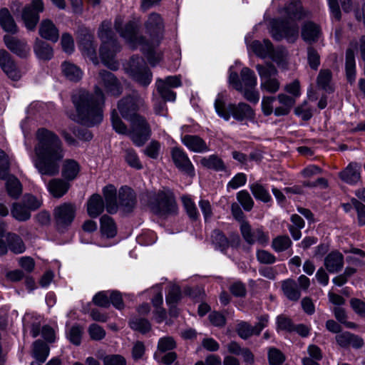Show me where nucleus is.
<instances>
[{
	"label": "nucleus",
	"mask_w": 365,
	"mask_h": 365,
	"mask_svg": "<svg viewBox=\"0 0 365 365\" xmlns=\"http://www.w3.org/2000/svg\"><path fill=\"white\" fill-rule=\"evenodd\" d=\"M172 157L175 165L188 175H194V167L187 154L181 149L175 148L172 150Z\"/></svg>",
	"instance_id": "nucleus-19"
},
{
	"label": "nucleus",
	"mask_w": 365,
	"mask_h": 365,
	"mask_svg": "<svg viewBox=\"0 0 365 365\" xmlns=\"http://www.w3.org/2000/svg\"><path fill=\"white\" fill-rule=\"evenodd\" d=\"M215 109L217 115L225 120H228L232 115L235 120L241 121L252 118L254 111L251 107L245 103L230 104L227 108L225 105V95L219 93L215 101Z\"/></svg>",
	"instance_id": "nucleus-8"
},
{
	"label": "nucleus",
	"mask_w": 365,
	"mask_h": 365,
	"mask_svg": "<svg viewBox=\"0 0 365 365\" xmlns=\"http://www.w3.org/2000/svg\"><path fill=\"white\" fill-rule=\"evenodd\" d=\"M49 354V348L41 341H36L33 345V357L41 363L45 361Z\"/></svg>",
	"instance_id": "nucleus-39"
},
{
	"label": "nucleus",
	"mask_w": 365,
	"mask_h": 365,
	"mask_svg": "<svg viewBox=\"0 0 365 365\" xmlns=\"http://www.w3.org/2000/svg\"><path fill=\"white\" fill-rule=\"evenodd\" d=\"M125 160L126 163L132 168L135 169H141L142 164L133 149H127L125 151Z\"/></svg>",
	"instance_id": "nucleus-50"
},
{
	"label": "nucleus",
	"mask_w": 365,
	"mask_h": 365,
	"mask_svg": "<svg viewBox=\"0 0 365 365\" xmlns=\"http://www.w3.org/2000/svg\"><path fill=\"white\" fill-rule=\"evenodd\" d=\"M130 327L142 333H146L150 329V323L145 319L133 318L130 322Z\"/></svg>",
	"instance_id": "nucleus-49"
},
{
	"label": "nucleus",
	"mask_w": 365,
	"mask_h": 365,
	"mask_svg": "<svg viewBox=\"0 0 365 365\" xmlns=\"http://www.w3.org/2000/svg\"><path fill=\"white\" fill-rule=\"evenodd\" d=\"M212 238L213 244H215L216 247L219 248L221 251L225 250L228 247V241L227 238L220 231H214Z\"/></svg>",
	"instance_id": "nucleus-55"
},
{
	"label": "nucleus",
	"mask_w": 365,
	"mask_h": 365,
	"mask_svg": "<svg viewBox=\"0 0 365 365\" xmlns=\"http://www.w3.org/2000/svg\"><path fill=\"white\" fill-rule=\"evenodd\" d=\"M0 67L11 79L16 81L20 78V72L10 54L4 49H0Z\"/></svg>",
	"instance_id": "nucleus-18"
},
{
	"label": "nucleus",
	"mask_w": 365,
	"mask_h": 365,
	"mask_svg": "<svg viewBox=\"0 0 365 365\" xmlns=\"http://www.w3.org/2000/svg\"><path fill=\"white\" fill-rule=\"evenodd\" d=\"M325 266L329 272H336L343 267V257L338 252L330 253L325 259Z\"/></svg>",
	"instance_id": "nucleus-34"
},
{
	"label": "nucleus",
	"mask_w": 365,
	"mask_h": 365,
	"mask_svg": "<svg viewBox=\"0 0 365 365\" xmlns=\"http://www.w3.org/2000/svg\"><path fill=\"white\" fill-rule=\"evenodd\" d=\"M358 51V43H351L350 47L347 49L346 53V74L347 80L352 83L356 77V63L354 59V52Z\"/></svg>",
	"instance_id": "nucleus-21"
},
{
	"label": "nucleus",
	"mask_w": 365,
	"mask_h": 365,
	"mask_svg": "<svg viewBox=\"0 0 365 365\" xmlns=\"http://www.w3.org/2000/svg\"><path fill=\"white\" fill-rule=\"evenodd\" d=\"M234 66L230 68L229 83L235 89L241 92L244 98L252 103L257 104L259 101V93L256 90L257 78L253 71L244 67L240 71V78L232 71Z\"/></svg>",
	"instance_id": "nucleus-5"
},
{
	"label": "nucleus",
	"mask_w": 365,
	"mask_h": 365,
	"mask_svg": "<svg viewBox=\"0 0 365 365\" xmlns=\"http://www.w3.org/2000/svg\"><path fill=\"white\" fill-rule=\"evenodd\" d=\"M65 155L63 143L53 132L39 128L36 133L34 152L30 157L35 168L42 175L53 176L59 172Z\"/></svg>",
	"instance_id": "nucleus-2"
},
{
	"label": "nucleus",
	"mask_w": 365,
	"mask_h": 365,
	"mask_svg": "<svg viewBox=\"0 0 365 365\" xmlns=\"http://www.w3.org/2000/svg\"><path fill=\"white\" fill-rule=\"evenodd\" d=\"M43 9V0H32L30 4L24 8L21 17L27 29L34 30L36 28L39 21V13Z\"/></svg>",
	"instance_id": "nucleus-14"
},
{
	"label": "nucleus",
	"mask_w": 365,
	"mask_h": 365,
	"mask_svg": "<svg viewBox=\"0 0 365 365\" xmlns=\"http://www.w3.org/2000/svg\"><path fill=\"white\" fill-rule=\"evenodd\" d=\"M237 331L239 336L242 339H247L253 334H255V328L246 322L240 323L237 326Z\"/></svg>",
	"instance_id": "nucleus-58"
},
{
	"label": "nucleus",
	"mask_w": 365,
	"mask_h": 365,
	"mask_svg": "<svg viewBox=\"0 0 365 365\" xmlns=\"http://www.w3.org/2000/svg\"><path fill=\"white\" fill-rule=\"evenodd\" d=\"M0 24L6 32L11 34L17 32V26L7 9L0 10Z\"/></svg>",
	"instance_id": "nucleus-33"
},
{
	"label": "nucleus",
	"mask_w": 365,
	"mask_h": 365,
	"mask_svg": "<svg viewBox=\"0 0 365 365\" xmlns=\"http://www.w3.org/2000/svg\"><path fill=\"white\" fill-rule=\"evenodd\" d=\"M143 61L140 58H132L126 70L140 84L148 86L151 82L152 73L147 67L143 65Z\"/></svg>",
	"instance_id": "nucleus-13"
},
{
	"label": "nucleus",
	"mask_w": 365,
	"mask_h": 365,
	"mask_svg": "<svg viewBox=\"0 0 365 365\" xmlns=\"http://www.w3.org/2000/svg\"><path fill=\"white\" fill-rule=\"evenodd\" d=\"M120 204L126 210H130L135 204V198L133 190L128 187H123L119 190Z\"/></svg>",
	"instance_id": "nucleus-32"
},
{
	"label": "nucleus",
	"mask_w": 365,
	"mask_h": 365,
	"mask_svg": "<svg viewBox=\"0 0 365 365\" xmlns=\"http://www.w3.org/2000/svg\"><path fill=\"white\" fill-rule=\"evenodd\" d=\"M8 157L3 150H0V178L6 179L8 193L11 197L16 198L21 193V185L16 177L8 175Z\"/></svg>",
	"instance_id": "nucleus-12"
},
{
	"label": "nucleus",
	"mask_w": 365,
	"mask_h": 365,
	"mask_svg": "<svg viewBox=\"0 0 365 365\" xmlns=\"http://www.w3.org/2000/svg\"><path fill=\"white\" fill-rule=\"evenodd\" d=\"M103 193L106 210L110 214L115 213L118 208L116 188L113 185H108L103 188Z\"/></svg>",
	"instance_id": "nucleus-26"
},
{
	"label": "nucleus",
	"mask_w": 365,
	"mask_h": 365,
	"mask_svg": "<svg viewBox=\"0 0 365 365\" xmlns=\"http://www.w3.org/2000/svg\"><path fill=\"white\" fill-rule=\"evenodd\" d=\"M39 34L42 38L53 42H56L59 36L58 30L53 23L48 19L43 20L41 23Z\"/></svg>",
	"instance_id": "nucleus-28"
},
{
	"label": "nucleus",
	"mask_w": 365,
	"mask_h": 365,
	"mask_svg": "<svg viewBox=\"0 0 365 365\" xmlns=\"http://www.w3.org/2000/svg\"><path fill=\"white\" fill-rule=\"evenodd\" d=\"M240 230L243 238L248 244L252 245L257 242L262 245H265L268 243V235L259 228L252 230L246 221H242Z\"/></svg>",
	"instance_id": "nucleus-16"
},
{
	"label": "nucleus",
	"mask_w": 365,
	"mask_h": 365,
	"mask_svg": "<svg viewBox=\"0 0 365 365\" xmlns=\"http://www.w3.org/2000/svg\"><path fill=\"white\" fill-rule=\"evenodd\" d=\"M4 42L11 52L19 56H26L29 51V47L24 41L19 40L14 36L5 35Z\"/></svg>",
	"instance_id": "nucleus-20"
},
{
	"label": "nucleus",
	"mask_w": 365,
	"mask_h": 365,
	"mask_svg": "<svg viewBox=\"0 0 365 365\" xmlns=\"http://www.w3.org/2000/svg\"><path fill=\"white\" fill-rule=\"evenodd\" d=\"M282 290L284 295L290 300L297 301L301 296L300 289L297 288L295 281L287 279L282 282Z\"/></svg>",
	"instance_id": "nucleus-37"
},
{
	"label": "nucleus",
	"mask_w": 365,
	"mask_h": 365,
	"mask_svg": "<svg viewBox=\"0 0 365 365\" xmlns=\"http://www.w3.org/2000/svg\"><path fill=\"white\" fill-rule=\"evenodd\" d=\"M80 46L83 55L88 57L95 64H97L98 58L96 56V48L93 43L91 41H87L82 43Z\"/></svg>",
	"instance_id": "nucleus-52"
},
{
	"label": "nucleus",
	"mask_w": 365,
	"mask_h": 365,
	"mask_svg": "<svg viewBox=\"0 0 365 365\" xmlns=\"http://www.w3.org/2000/svg\"><path fill=\"white\" fill-rule=\"evenodd\" d=\"M76 207L71 203H64L54 210V217L58 226L64 227L70 225L74 220Z\"/></svg>",
	"instance_id": "nucleus-17"
},
{
	"label": "nucleus",
	"mask_w": 365,
	"mask_h": 365,
	"mask_svg": "<svg viewBox=\"0 0 365 365\" xmlns=\"http://www.w3.org/2000/svg\"><path fill=\"white\" fill-rule=\"evenodd\" d=\"M104 365H126L125 358L120 355H110L104 358Z\"/></svg>",
	"instance_id": "nucleus-64"
},
{
	"label": "nucleus",
	"mask_w": 365,
	"mask_h": 365,
	"mask_svg": "<svg viewBox=\"0 0 365 365\" xmlns=\"http://www.w3.org/2000/svg\"><path fill=\"white\" fill-rule=\"evenodd\" d=\"M88 332L91 338L93 340H100L106 335L103 329L96 324H93L89 327Z\"/></svg>",
	"instance_id": "nucleus-63"
},
{
	"label": "nucleus",
	"mask_w": 365,
	"mask_h": 365,
	"mask_svg": "<svg viewBox=\"0 0 365 365\" xmlns=\"http://www.w3.org/2000/svg\"><path fill=\"white\" fill-rule=\"evenodd\" d=\"M250 188L256 199L264 202H267L271 200L269 192L261 184L258 182L252 183L250 185Z\"/></svg>",
	"instance_id": "nucleus-43"
},
{
	"label": "nucleus",
	"mask_w": 365,
	"mask_h": 365,
	"mask_svg": "<svg viewBox=\"0 0 365 365\" xmlns=\"http://www.w3.org/2000/svg\"><path fill=\"white\" fill-rule=\"evenodd\" d=\"M237 198L245 210L250 211L252 208L254 202L247 190L240 191L237 195Z\"/></svg>",
	"instance_id": "nucleus-48"
},
{
	"label": "nucleus",
	"mask_w": 365,
	"mask_h": 365,
	"mask_svg": "<svg viewBox=\"0 0 365 365\" xmlns=\"http://www.w3.org/2000/svg\"><path fill=\"white\" fill-rule=\"evenodd\" d=\"M142 103L143 100L137 94L124 98L118 102L119 112L125 119L130 122V130L127 129L115 110L111 113L113 129L120 134L129 135L137 146L143 145L150 135V129L146 120L136 113Z\"/></svg>",
	"instance_id": "nucleus-3"
},
{
	"label": "nucleus",
	"mask_w": 365,
	"mask_h": 365,
	"mask_svg": "<svg viewBox=\"0 0 365 365\" xmlns=\"http://www.w3.org/2000/svg\"><path fill=\"white\" fill-rule=\"evenodd\" d=\"M182 143L188 150L195 153H205L209 150L207 143L197 135H186L181 138Z\"/></svg>",
	"instance_id": "nucleus-23"
},
{
	"label": "nucleus",
	"mask_w": 365,
	"mask_h": 365,
	"mask_svg": "<svg viewBox=\"0 0 365 365\" xmlns=\"http://www.w3.org/2000/svg\"><path fill=\"white\" fill-rule=\"evenodd\" d=\"M34 51L38 58L49 60L53 56V49L46 43L38 41L34 46Z\"/></svg>",
	"instance_id": "nucleus-42"
},
{
	"label": "nucleus",
	"mask_w": 365,
	"mask_h": 365,
	"mask_svg": "<svg viewBox=\"0 0 365 365\" xmlns=\"http://www.w3.org/2000/svg\"><path fill=\"white\" fill-rule=\"evenodd\" d=\"M123 19L119 16L115 20V28L120 36L128 41L131 46L137 47L141 46V51L145 54L149 63L155 66L161 59V53L157 50L159 44L158 40H153L151 43L145 42L143 38H138L136 33V24L134 21H129L125 25V29L121 26Z\"/></svg>",
	"instance_id": "nucleus-4"
},
{
	"label": "nucleus",
	"mask_w": 365,
	"mask_h": 365,
	"mask_svg": "<svg viewBox=\"0 0 365 365\" xmlns=\"http://www.w3.org/2000/svg\"><path fill=\"white\" fill-rule=\"evenodd\" d=\"M285 14L289 19L294 20H302L310 16V12L303 8L299 0H290L285 8Z\"/></svg>",
	"instance_id": "nucleus-24"
},
{
	"label": "nucleus",
	"mask_w": 365,
	"mask_h": 365,
	"mask_svg": "<svg viewBox=\"0 0 365 365\" xmlns=\"http://www.w3.org/2000/svg\"><path fill=\"white\" fill-rule=\"evenodd\" d=\"M292 245V241L288 236H278L272 241V248L276 252H283Z\"/></svg>",
	"instance_id": "nucleus-46"
},
{
	"label": "nucleus",
	"mask_w": 365,
	"mask_h": 365,
	"mask_svg": "<svg viewBox=\"0 0 365 365\" xmlns=\"http://www.w3.org/2000/svg\"><path fill=\"white\" fill-rule=\"evenodd\" d=\"M49 192L54 197H61L66 193L69 184L61 179H53L47 185Z\"/></svg>",
	"instance_id": "nucleus-31"
},
{
	"label": "nucleus",
	"mask_w": 365,
	"mask_h": 365,
	"mask_svg": "<svg viewBox=\"0 0 365 365\" xmlns=\"http://www.w3.org/2000/svg\"><path fill=\"white\" fill-rule=\"evenodd\" d=\"M176 346L175 341L170 336L160 338L158 344V351L155 357H160L159 354L167 351L173 349Z\"/></svg>",
	"instance_id": "nucleus-45"
},
{
	"label": "nucleus",
	"mask_w": 365,
	"mask_h": 365,
	"mask_svg": "<svg viewBox=\"0 0 365 365\" xmlns=\"http://www.w3.org/2000/svg\"><path fill=\"white\" fill-rule=\"evenodd\" d=\"M61 71L63 76L71 81H78L83 77L82 70L76 65L68 61L61 64Z\"/></svg>",
	"instance_id": "nucleus-29"
},
{
	"label": "nucleus",
	"mask_w": 365,
	"mask_h": 365,
	"mask_svg": "<svg viewBox=\"0 0 365 365\" xmlns=\"http://www.w3.org/2000/svg\"><path fill=\"white\" fill-rule=\"evenodd\" d=\"M275 101V98L272 96H264L262 99V110L265 115H269L274 110L273 109V103Z\"/></svg>",
	"instance_id": "nucleus-62"
},
{
	"label": "nucleus",
	"mask_w": 365,
	"mask_h": 365,
	"mask_svg": "<svg viewBox=\"0 0 365 365\" xmlns=\"http://www.w3.org/2000/svg\"><path fill=\"white\" fill-rule=\"evenodd\" d=\"M155 85L159 94L163 99L174 101L175 93L170 91V88L180 86L181 81L179 76H168L165 80L158 79Z\"/></svg>",
	"instance_id": "nucleus-15"
},
{
	"label": "nucleus",
	"mask_w": 365,
	"mask_h": 365,
	"mask_svg": "<svg viewBox=\"0 0 365 365\" xmlns=\"http://www.w3.org/2000/svg\"><path fill=\"white\" fill-rule=\"evenodd\" d=\"M11 213L13 217L19 221H26L31 217V212L23 202L14 203Z\"/></svg>",
	"instance_id": "nucleus-40"
},
{
	"label": "nucleus",
	"mask_w": 365,
	"mask_h": 365,
	"mask_svg": "<svg viewBox=\"0 0 365 365\" xmlns=\"http://www.w3.org/2000/svg\"><path fill=\"white\" fill-rule=\"evenodd\" d=\"M100 222L101 232L103 237L112 238L116 235V226L110 217L103 215L101 217Z\"/></svg>",
	"instance_id": "nucleus-36"
},
{
	"label": "nucleus",
	"mask_w": 365,
	"mask_h": 365,
	"mask_svg": "<svg viewBox=\"0 0 365 365\" xmlns=\"http://www.w3.org/2000/svg\"><path fill=\"white\" fill-rule=\"evenodd\" d=\"M331 79V73L329 70H322L317 77L318 86L324 90L329 88V83Z\"/></svg>",
	"instance_id": "nucleus-54"
},
{
	"label": "nucleus",
	"mask_w": 365,
	"mask_h": 365,
	"mask_svg": "<svg viewBox=\"0 0 365 365\" xmlns=\"http://www.w3.org/2000/svg\"><path fill=\"white\" fill-rule=\"evenodd\" d=\"M270 33L277 41L285 38L288 42H294L299 36V28L294 22L273 19L270 22Z\"/></svg>",
	"instance_id": "nucleus-10"
},
{
	"label": "nucleus",
	"mask_w": 365,
	"mask_h": 365,
	"mask_svg": "<svg viewBox=\"0 0 365 365\" xmlns=\"http://www.w3.org/2000/svg\"><path fill=\"white\" fill-rule=\"evenodd\" d=\"M201 163L203 166L210 169H214L215 170H222L225 168L222 160L215 155H210L208 158H203L201 160Z\"/></svg>",
	"instance_id": "nucleus-44"
},
{
	"label": "nucleus",
	"mask_w": 365,
	"mask_h": 365,
	"mask_svg": "<svg viewBox=\"0 0 365 365\" xmlns=\"http://www.w3.org/2000/svg\"><path fill=\"white\" fill-rule=\"evenodd\" d=\"M7 241L10 250L15 254H21L26 250V246L21 238L14 233H9Z\"/></svg>",
	"instance_id": "nucleus-41"
},
{
	"label": "nucleus",
	"mask_w": 365,
	"mask_h": 365,
	"mask_svg": "<svg viewBox=\"0 0 365 365\" xmlns=\"http://www.w3.org/2000/svg\"><path fill=\"white\" fill-rule=\"evenodd\" d=\"M251 39L252 36L250 34L246 35L245 41L249 51H252L261 58H269L279 66H283L287 56V53L284 50L275 51L269 40H264L263 41H254L250 43Z\"/></svg>",
	"instance_id": "nucleus-9"
},
{
	"label": "nucleus",
	"mask_w": 365,
	"mask_h": 365,
	"mask_svg": "<svg viewBox=\"0 0 365 365\" xmlns=\"http://www.w3.org/2000/svg\"><path fill=\"white\" fill-rule=\"evenodd\" d=\"M103 91L107 95L115 97L122 92L118 81L108 71L100 72L93 93L81 90L73 96L76 114L71 118L86 126H93L100 123L103 120L105 100Z\"/></svg>",
	"instance_id": "nucleus-1"
},
{
	"label": "nucleus",
	"mask_w": 365,
	"mask_h": 365,
	"mask_svg": "<svg viewBox=\"0 0 365 365\" xmlns=\"http://www.w3.org/2000/svg\"><path fill=\"white\" fill-rule=\"evenodd\" d=\"M361 165L356 163H350L339 175L341 180L349 184H356L361 178Z\"/></svg>",
	"instance_id": "nucleus-22"
},
{
	"label": "nucleus",
	"mask_w": 365,
	"mask_h": 365,
	"mask_svg": "<svg viewBox=\"0 0 365 365\" xmlns=\"http://www.w3.org/2000/svg\"><path fill=\"white\" fill-rule=\"evenodd\" d=\"M105 205L100 195H93L87 202V212L92 217L96 218L104 210Z\"/></svg>",
	"instance_id": "nucleus-27"
},
{
	"label": "nucleus",
	"mask_w": 365,
	"mask_h": 365,
	"mask_svg": "<svg viewBox=\"0 0 365 365\" xmlns=\"http://www.w3.org/2000/svg\"><path fill=\"white\" fill-rule=\"evenodd\" d=\"M247 177L244 173H240L235 175L227 184V189H237L246 183Z\"/></svg>",
	"instance_id": "nucleus-61"
},
{
	"label": "nucleus",
	"mask_w": 365,
	"mask_h": 365,
	"mask_svg": "<svg viewBox=\"0 0 365 365\" xmlns=\"http://www.w3.org/2000/svg\"><path fill=\"white\" fill-rule=\"evenodd\" d=\"M109 294V291L98 292L93 297V302L98 306L107 307L110 305Z\"/></svg>",
	"instance_id": "nucleus-59"
},
{
	"label": "nucleus",
	"mask_w": 365,
	"mask_h": 365,
	"mask_svg": "<svg viewBox=\"0 0 365 365\" xmlns=\"http://www.w3.org/2000/svg\"><path fill=\"white\" fill-rule=\"evenodd\" d=\"M143 200L148 201L152 212L159 216L166 217L177 213L178 207L175 200L170 190L148 192L143 197Z\"/></svg>",
	"instance_id": "nucleus-7"
},
{
	"label": "nucleus",
	"mask_w": 365,
	"mask_h": 365,
	"mask_svg": "<svg viewBox=\"0 0 365 365\" xmlns=\"http://www.w3.org/2000/svg\"><path fill=\"white\" fill-rule=\"evenodd\" d=\"M322 34L320 27L314 22L307 21L304 24L302 28V38L309 43H314L319 40Z\"/></svg>",
	"instance_id": "nucleus-25"
},
{
	"label": "nucleus",
	"mask_w": 365,
	"mask_h": 365,
	"mask_svg": "<svg viewBox=\"0 0 365 365\" xmlns=\"http://www.w3.org/2000/svg\"><path fill=\"white\" fill-rule=\"evenodd\" d=\"M277 99L282 106L274 109V115L277 116L287 115L295 103V98L292 96L281 93L277 96Z\"/></svg>",
	"instance_id": "nucleus-30"
},
{
	"label": "nucleus",
	"mask_w": 365,
	"mask_h": 365,
	"mask_svg": "<svg viewBox=\"0 0 365 365\" xmlns=\"http://www.w3.org/2000/svg\"><path fill=\"white\" fill-rule=\"evenodd\" d=\"M23 203L31 212L40 207L41 205V200L32 195L27 194L24 196Z\"/></svg>",
	"instance_id": "nucleus-53"
},
{
	"label": "nucleus",
	"mask_w": 365,
	"mask_h": 365,
	"mask_svg": "<svg viewBox=\"0 0 365 365\" xmlns=\"http://www.w3.org/2000/svg\"><path fill=\"white\" fill-rule=\"evenodd\" d=\"M256 69L260 77V88L270 93H275L279 89L280 83L275 76L277 74L276 68L271 64L265 66L257 65Z\"/></svg>",
	"instance_id": "nucleus-11"
},
{
	"label": "nucleus",
	"mask_w": 365,
	"mask_h": 365,
	"mask_svg": "<svg viewBox=\"0 0 365 365\" xmlns=\"http://www.w3.org/2000/svg\"><path fill=\"white\" fill-rule=\"evenodd\" d=\"M268 359L271 365H279L284 361L283 354L275 348H271L269 350Z\"/></svg>",
	"instance_id": "nucleus-57"
},
{
	"label": "nucleus",
	"mask_w": 365,
	"mask_h": 365,
	"mask_svg": "<svg viewBox=\"0 0 365 365\" xmlns=\"http://www.w3.org/2000/svg\"><path fill=\"white\" fill-rule=\"evenodd\" d=\"M98 36L102 44L100 48V56L103 63L110 69L115 70L118 63L115 61V54L119 50L117 41L111 30V22L103 21L98 30Z\"/></svg>",
	"instance_id": "nucleus-6"
},
{
	"label": "nucleus",
	"mask_w": 365,
	"mask_h": 365,
	"mask_svg": "<svg viewBox=\"0 0 365 365\" xmlns=\"http://www.w3.org/2000/svg\"><path fill=\"white\" fill-rule=\"evenodd\" d=\"M334 314L336 319L341 324H344L346 326V327L350 329H354L356 327V324L354 323L346 321V312L341 307L334 308Z\"/></svg>",
	"instance_id": "nucleus-60"
},
{
	"label": "nucleus",
	"mask_w": 365,
	"mask_h": 365,
	"mask_svg": "<svg viewBox=\"0 0 365 365\" xmlns=\"http://www.w3.org/2000/svg\"><path fill=\"white\" fill-rule=\"evenodd\" d=\"M80 171L78 163L73 160H66L64 161L62 167V176L68 180H72L75 179Z\"/></svg>",
	"instance_id": "nucleus-35"
},
{
	"label": "nucleus",
	"mask_w": 365,
	"mask_h": 365,
	"mask_svg": "<svg viewBox=\"0 0 365 365\" xmlns=\"http://www.w3.org/2000/svg\"><path fill=\"white\" fill-rule=\"evenodd\" d=\"M180 289L178 285H172L168 294L166 295V302L169 305H173L180 299Z\"/></svg>",
	"instance_id": "nucleus-56"
},
{
	"label": "nucleus",
	"mask_w": 365,
	"mask_h": 365,
	"mask_svg": "<svg viewBox=\"0 0 365 365\" xmlns=\"http://www.w3.org/2000/svg\"><path fill=\"white\" fill-rule=\"evenodd\" d=\"M182 201L189 217L194 220L197 219L199 213L193 200L188 196H183Z\"/></svg>",
	"instance_id": "nucleus-47"
},
{
	"label": "nucleus",
	"mask_w": 365,
	"mask_h": 365,
	"mask_svg": "<svg viewBox=\"0 0 365 365\" xmlns=\"http://www.w3.org/2000/svg\"><path fill=\"white\" fill-rule=\"evenodd\" d=\"M83 330L78 326H73L66 334L68 340L75 345H79L81 341Z\"/></svg>",
	"instance_id": "nucleus-51"
},
{
	"label": "nucleus",
	"mask_w": 365,
	"mask_h": 365,
	"mask_svg": "<svg viewBox=\"0 0 365 365\" xmlns=\"http://www.w3.org/2000/svg\"><path fill=\"white\" fill-rule=\"evenodd\" d=\"M145 26L148 31L150 34H158L160 33L163 28L162 18L158 14H150L146 22Z\"/></svg>",
	"instance_id": "nucleus-38"
}]
</instances>
